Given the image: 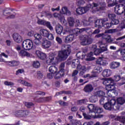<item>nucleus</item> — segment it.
Returning <instances> with one entry per match:
<instances>
[{
    "instance_id": "1",
    "label": "nucleus",
    "mask_w": 125,
    "mask_h": 125,
    "mask_svg": "<svg viewBox=\"0 0 125 125\" xmlns=\"http://www.w3.org/2000/svg\"><path fill=\"white\" fill-rule=\"evenodd\" d=\"M105 3L101 4H97L93 3L92 4H89L87 5V6L83 7H80L76 9V12L77 14L82 15V14H84L86 13L89 9L92 13H96L100 10H104L105 9Z\"/></svg>"
},
{
    "instance_id": "6",
    "label": "nucleus",
    "mask_w": 125,
    "mask_h": 125,
    "mask_svg": "<svg viewBox=\"0 0 125 125\" xmlns=\"http://www.w3.org/2000/svg\"><path fill=\"white\" fill-rule=\"evenodd\" d=\"M80 40L82 45H88V44L92 43V42H93V39L89 38L87 35L83 36L81 37Z\"/></svg>"
},
{
    "instance_id": "10",
    "label": "nucleus",
    "mask_w": 125,
    "mask_h": 125,
    "mask_svg": "<svg viewBox=\"0 0 125 125\" xmlns=\"http://www.w3.org/2000/svg\"><path fill=\"white\" fill-rule=\"evenodd\" d=\"M102 112H103V109L102 108L96 106L94 110L95 118H102V115H100Z\"/></svg>"
},
{
    "instance_id": "17",
    "label": "nucleus",
    "mask_w": 125,
    "mask_h": 125,
    "mask_svg": "<svg viewBox=\"0 0 125 125\" xmlns=\"http://www.w3.org/2000/svg\"><path fill=\"white\" fill-rule=\"evenodd\" d=\"M88 30V29L87 28H84L82 29L76 28L72 30V32L73 34H76V35H78L79 34H82L83 32H84L85 31H86Z\"/></svg>"
},
{
    "instance_id": "11",
    "label": "nucleus",
    "mask_w": 125,
    "mask_h": 125,
    "mask_svg": "<svg viewBox=\"0 0 125 125\" xmlns=\"http://www.w3.org/2000/svg\"><path fill=\"white\" fill-rule=\"evenodd\" d=\"M107 21H108V19L107 18L97 20L95 22V27L101 28L104 25V23L107 22Z\"/></svg>"
},
{
    "instance_id": "52",
    "label": "nucleus",
    "mask_w": 125,
    "mask_h": 125,
    "mask_svg": "<svg viewBox=\"0 0 125 125\" xmlns=\"http://www.w3.org/2000/svg\"><path fill=\"white\" fill-rule=\"evenodd\" d=\"M121 119V124L120 125H125V116H122L121 117H118Z\"/></svg>"
},
{
    "instance_id": "3",
    "label": "nucleus",
    "mask_w": 125,
    "mask_h": 125,
    "mask_svg": "<svg viewBox=\"0 0 125 125\" xmlns=\"http://www.w3.org/2000/svg\"><path fill=\"white\" fill-rule=\"evenodd\" d=\"M104 107L105 110H108L109 111L119 110L120 109L119 105H116V100L115 99H111L108 101L107 103H106L104 105Z\"/></svg>"
},
{
    "instance_id": "31",
    "label": "nucleus",
    "mask_w": 125,
    "mask_h": 125,
    "mask_svg": "<svg viewBox=\"0 0 125 125\" xmlns=\"http://www.w3.org/2000/svg\"><path fill=\"white\" fill-rule=\"evenodd\" d=\"M95 95L97 97H100V98H102L105 97V92H103V91H98L95 93Z\"/></svg>"
},
{
    "instance_id": "41",
    "label": "nucleus",
    "mask_w": 125,
    "mask_h": 125,
    "mask_svg": "<svg viewBox=\"0 0 125 125\" xmlns=\"http://www.w3.org/2000/svg\"><path fill=\"white\" fill-rule=\"evenodd\" d=\"M96 105H94L93 104H90L88 105V108L90 111V112H91L92 113L93 112H94V110L95 109V106Z\"/></svg>"
},
{
    "instance_id": "18",
    "label": "nucleus",
    "mask_w": 125,
    "mask_h": 125,
    "mask_svg": "<svg viewBox=\"0 0 125 125\" xmlns=\"http://www.w3.org/2000/svg\"><path fill=\"white\" fill-rule=\"evenodd\" d=\"M77 70L80 71L81 75H83V73H85V72L86 71V68H85V66H82V65L80 64V63L77 64Z\"/></svg>"
},
{
    "instance_id": "45",
    "label": "nucleus",
    "mask_w": 125,
    "mask_h": 125,
    "mask_svg": "<svg viewBox=\"0 0 125 125\" xmlns=\"http://www.w3.org/2000/svg\"><path fill=\"white\" fill-rule=\"evenodd\" d=\"M42 40H39L37 39H34L33 41V42L36 44V45H41L42 44Z\"/></svg>"
},
{
    "instance_id": "4",
    "label": "nucleus",
    "mask_w": 125,
    "mask_h": 125,
    "mask_svg": "<svg viewBox=\"0 0 125 125\" xmlns=\"http://www.w3.org/2000/svg\"><path fill=\"white\" fill-rule=\"evenodd\" d=\"M97 47L96 45H93L92 47V49L94 51V54L95 55H99L102 52H104V51H107L108 50L107 46L105 45V44L102 43L100 44V48L101 49H96Z\"/></svg>"
},
{
    "instance_id": "21",
    "label": "nucleus",
    "mask_w": 125,
    "mask_h": 125,
    "mask_svg": "<svg viewBox=\"0 0 125 125\" xmlns=\"http://www.w3.org/2000/svg\"><path fill=\"white\" fill-rule=\"evenodd\" d=\"M102 81H103V83L104 84V85H107L109 84V83H113V82H114V80H113V79L112 78H104L102 79Z\"/></svg>"
},
{
    "instance_id": "55",
    "label": "nucleus",
    "mask_w": 125,
    "mask_h": 125,
    "mask_svg": "<svg viewBox=\"0 0 125 125\" xmlns=\"http://www.w3.org/2000/svg\"><path fill=\"white\" fill-rule=\"evenodd\" d=\"M37 77L38 79H42L43 77V75L40 71L37 72Z\"/></svg>"
},
{
    "instance_id": "28",
    "label": "nucleus",
    "mask_w": 125,
    "mask_h": 125,
    "mask_svg": "<svg viewBox=\"0 0 125 125\" xmlns=\"http://www.w3.org/2000/svg\"><path fill=\"white\" fill-rule=\"evenodd\" d=\"M63 31V26L61 25H58L56 27V32L58 35H61Z\"/></svg>"
},
{
    "instance_id": "47",
    "label": "nucleus",
    "mask_w": 125,
    "mask_h": 125,
    "mask_svg": "<svg viewBox=\"0 0 125 125\" xmlns=\"http://www.w3.org/2000/svg\"><path fill=\"white\" fill-rule=\"evenodd\" d=\"M24 104L27 108H31V107L34 106V104H33V103L25 102Z\"/></svg>"
},
{
    "instance_id": "2",
    "label": "nucleus",
    "mask_w": 125,
    "mask_h": 125,
    "mask_svg": "<svg viewBox=\"0 0 125 125\" xmlns=\"http://www.w3.org/2000/svg\"><path fill=\"white\" fill-rule=\"evenodd\" d=\"M63 46L66 50L59 51L58 57L59 60H65V59H67V57L71 53V45H65Z\"/></svg>"
},
{
    "instance_id": "8",
    "label": "nucleus",
    "mask_w": 125,
    "mask_h": 125,
    "mask_svg": "<svg viewBox=\"0 0 125 125\" xmlns=\"http://www.w3.org/2000/svg\"><path fill=\"white\" fill-rule=\"evenodd\" d=\"M105 88L108 91V93H109V96H111V93H114L116 91H115V83H114V81L112 82V83H109V84H108L107 85H105Z\"/></svg>"
},
{
    "instance_id": "43",
    "label": "nucleus",
    "mask_w": 125,
    "mask_h": 125,
    "mask_svg": "<svg viewBox=\"0 0 125 125\" xmlns=\"http://www.w3.org/2000/svg\"><path fill=\"white\" fill-rule=\"evenodd\" d=\"M46 38H47L48 40L49 41H53L54 40V36H53V34L49 32Z\"/></svg>"
},
{
    "instance_id": "12",
    "label": "nucleus",
    "mask_w": 125,
    "mask_h": 125,
    "mask_svg": "<svg viewBox=\"0 0 125 125\" xmlns=\"http://www.w3.org/2000/svg\"><path fill=\"white\" fill-rule=\"evenodd\" d=\"M13 38L16 42L18 43H20V42H22L23 41V38L20 34L18 33H14L13 34Z\"/></svg>"
},
{
    "instance_id": "53",
    "label": "nucleus",
    "mask_w": 125,
    "mask_h": 125,
    "mask_svg": "<svg viewBox=\"0 0 125 125\" xmlns=\"http://www.w3.org/2000/svg\"><path fill=\"white\" fill-rule=\"evenodd\" d=\"M60 20L61 21L62 24H65L66 21L65 20V18L64 17V16L63 15L61 17V18H60Z\"/></svg>"
},
{
    "instance_id": "58",
    "label": "nucleus",
    "mask_w": 125,
    "mask_h": 125,
    "mask_svg": "<svg viewBox=\"0 0 125 125\" xmlns=\"http://www.w3.org/2000/svg\"><path fill=\"white\" fill-rule=\"evenodd\" d=\"M5 85H14V83L11 82L6 81L4 83Z\"/></svg>"
},
{
    "instance_id": "34",
    "label": "nucleus",
    "mask_w": 125,
    "mask_h": 125,
    "mask_svg": "<svg viewBox=\"0 0 125 125\" xmlns=\"http://www.w3.org/2000/svg\"><path fill=\"white\" fill-rule=\"evenodd\" d=\"M105 40V42H113V39H112V38H111V36L109 35H104V38Z\"/></svg>"
},
{
    "instance_id": "27",
    "label": "nucleus",
    "mask_w": 125,
    "mask_h": 125,
    "mask_svg": "<svg viewBox=\"0 0 125 125\" xmlns=\"http://www.w3.org/2000/svg\"><path fill=\"white\" fill-rule=\"evenodd\" d=\"M18 83H21V84H23V85H25V86H29V87L32 86V85L31 83H28L22 80H18Z\"/></svg>"
},
{
    "instance_id": "39",
    "label": "nucleus",
    "mask_w": 125,
    "mask_h": 125,
    "mask_svg": "<svg viewBox=\"0 0 125 125\" xmlns=\"http://www.w3.org/2000/svg\"><path fill=\"white\" fill-rule=\"evenodd\" d=\"M34 38H35V40H40V41H42V36L41 34L40 33H36L34 35Z\"/></svg>"
},
{
    "instance_id": "60",
    "label": "nucleus",
    "mask_w": 125,
    "mask_h": 125,
    "mask_svg": "<svg viewBox=\"0 0 125 125\" xmlns=\"http://www.w3.org/2000/svg\"><path fill=\"white\" fill-rule=\"evenodd\" d=\"M62 15H60L58 13H55L53 15L54 17H55V18H59V19H60V18H61V17L62 16Z\"/></svg>"
},
{
    "instance_id": "15",
    "label": "nucleus",
    "mask_w": 125,
    "mask_h": 125,
    "mask_svg": "<svg viewBox=\"0 0 125 125\" xmlns=\"http://www.w3.org/2000/svg\"><path fill=\"white\" fill-rule=\"evenodd\" d=\"M113 72L110 69H104L103 71L102 76L104 78H107L111 76Z\"/></svg>"
},
{
    "instance_id": "32",
    "label": "nucleus",
    "mask_w": 125,
    "mask_h": 125,
    "mask_svg": "<svg viewBox=\"0 0 125 125\" xmlns=\"http://www.w3.org/2000/svg\"><path fill=\"white\" fill-rule=\"evenodd\" d=\"M49 33V31L46 29H41L40 30V33L41 34V35L43 36V37H45L46 38L47 37Z\"/></svg>"
},
{
    "instance_id": "49",
    "label": "nucleus",
    "mask_w": 125,
    "mask_h": 125,
    "mask_svg": "<svg viewBox=\"0 0 125 125\" xmlns=\"http://www.w3.org/2000/svg\"><path fill=\"white\" fill-rule=\"evenodd\" d=\"M106 2L108 4V6L109 7H112L114 6V4H113V1L112 0H106Z\"/></svg>"
},
{
    "instance_id": "19",
    "label": "nucleus",
    "mask_w": 125,
    "mask_h": 125,
    "mask_svg": "<svg viewBox=\"0 0 125 125\" xmlns=\"http://www.w3.org/2000/svg\"><path fill=\"white\" fill-rule=\"evenodd\" d=\"M93 89H94V88L93 86H92V85L88 84L85 86L83 90L85 92L89 93V92H91Z\"/></svg>"
},
{
    "instance_id": "36",
    "label": "nucleus",
    "mask_w": 125,
    "mask_h": 125,
    "mask_svg": "<svg viewBox=\"0 0 125 125\" xmlns=\"http://www.w3.org/2000/svg\"><path fill=\"white\" fill-rule=\"evenodd\" d=\"M57 70L58 69L55 66H51L49 68V72L53 74H55V73L57 72Z\"/></svg>"
},
{
    "instance_id": "40",
    "label": "nucleus",
    "mask_w": 125,
    "mask_h": 125,
    "mask_svg": "<svg viewBox=\"0 0 125 125\" xmlns=\"http://www.w3.org/2000/svg\"><path fill=\"white\" fill-rule=\"evenodd\" d=\"M65 67V63L62 62L60 66V72L62 73V75H64V68Z\"/></svg>"
},
{
    "instance_id": "44",
    "label": "nucleus",
    "mask_w": 125,
    "mask_h": 125,
    "mask_svg": "<svg viewBox=\"0 0 125 125\" xmlns=\"http://www.w3.org/2000/svg\"><path fill=\"white\" fill-rule=\"evenodd\" d=\"M33 67L34 68H39L40 66H41V64H40V62L38 61H34L33 64Z\"/></svg>"
},
{
    "instance_id": "59",
    "label": "nucleus",
    "mask_w": 125,
    "mask_h": 125,
    "mask_svg": "<svg viewBox=\"0 0 125 125\" xmlns=\"http://www.w3.org/2000/svg\"><path fill=\"white\" fill-rule=\"evenodd\" d=\"M7 10H8V9H6L4 12H3V15L5 16H10V13L8 12H7Z\"/></svg>"
},
{
    "instance_id": "13",
    "label": "nucleus",
    "mask_w": 125,
    "mask_h": 125,
    "mask_svg": "<svg viewBox=\"0 0 125 125\" xmlns=\"http://www.w3.org/2000/svg\"><path fill=\"white\" fill-rule=\"evenodd\" d=\"M43 48H49L51 46V42L45 38H43L42 42Z\"/></svg>"
},
{
    "instance_id": "9",
    "label": "nucleus",
    "mask_w": 125,
    "mask_h": 125,
    "mask_svg": "<svg viewBox=\"0 0 125 125\" xmlns=\"http://www.w3.org/2000/svg\"><path fill=\"white\" fill-rule=\"evenodd\" d=\"M55 55L53 53H50L47 58L46 63L48 65H55Z\"/></svg>"
},
{
    "instance_id": "7",
    "label": "nucleus",
    "mask_w": 125,
    "mask_h": 125,
    "mask_svg": "<svg viewBox=\"0 0 125 125\" xmlns=\"http://www.w3.org/2000/svg\"><path fill=\"white\" fill-rule=\"evenodd\" d=\"M37 24L39 25H43V26H46V27L48 28L50 31H52V30H53V27L51 26L50 22H49V21H46L45 20L38 19L37 20Z\"/></svg>"
},
{
    "instance_id": "48",
    "label": "nucleus",
    "mask_w": 125,
    "mask_h": 125,
    "mask_svg": "<svg viewBox=\"0 0 125 125\" xmlns=\"http://www.w3.org/2000/svg\"><path fill=\"white\" fill-rule=\"evenodd\" d=\"M97 64L99 65H103V58H100L98 60L96 61Z\"/></svg>"
},
{
    "instance_id": "38",
    "label": "nucleus",
    "mask_w": 125,
    "mask_h": 125,
    "mask_svg": "<svg viewBox=\"0 0 125 125\" xmlns=\"http://www.w3.org/2000/svg\"><path fill=\"white\" fill-rule=\"evenodd\" d=\"M54 76L56 80H59V79H60L61 77L64 76V75H62V73L59 71V72H57L56 73H54Z\"/></svg>"
},
{
    "instance_id": "64",
    "label": "nucleus",
    "mask_w": 125,
    "mask_h": 125,
    "mask_svg": "<svg viewBox=\"0 0 125 125\" xmlns=\"http://www.w3.org/2000/svg\"><path fill=\"white\" fill-rule=\"evenodd\" d=\"M121 29H125V20L121 22Z\"/></svg>"
},
{
    "instance_id": "16",
    "label": "nucleus",
    "mask_w": 125,
    "mask_h": 125,
    "mask_svg": "<svg viewBox=\"0 0 125 125\" xmlns=\"http://www.w3.org/2000/svg\"><path fill=\"white\" fill-rule=\"evenodd\" d=\"M19 53V55L21 56V57H25V56L26 57H31L32 56V54L24 50L20 51Z\"/></svg>"
},
{
    "instance_id": "25",
    "label": "nucleus",
    "mask_w": 125,
    "mask_h": 125,
    "mask_svg": "<svg viewBox=\"0 0 125 125\" xmlns=\"http://www.w3.org/2000/svg\"><path fill=\"white\" fill-rule=\"evenodd\" d=\"M61 14H66V15H71V12L68 10L66 7H63L60 12Z\"/></svg>"
},
{
    "instance_id": "14",
    "label": "nucleus",
    "mask_w": 125,
    "mask_h": 125,
    "mask_svg": "<svg viewBox=\"0 0 125 125\" xmlns=\"http://www.w3.org/2000/svg\"><path fill=\"white\" fill-rule=\"evenodd\" d=\"M36 55L40 58V59H42V60H44L46 58V54L40 50H37L36 51Z\"/></svg>"
},
{
    "instance_id": "37",
    "label": "nucleus",
    "mask_w": 125,
    "mask_h": 125,
    "mask_svg": "<svg viewBox=\"0 0 125 125\" xmlns=\"http://www.w3.org/2000/svg\"><path fill=\"white\" fill-rule=\"evenodd\" d=\"M80 64V61L78 59L73 60L71 64L72 68H76V66Z\"/></svg>"
},
{
    "instance_id": "61",
    "label": "nucleus",
    "mask_w": 125,
    "mask_h": 125,
    "mask_svg": "<svg viewBox=\"0 0 125 125\" xmlns=\"http://www.w3.org/2000/svg\"><path fill=\"white\" fill-rule=\"evenodd\" d=\"M56 42H58L60 44L62 43V39H61L60 37H57L56 38Z\"/></svg>"
},
{
    "instance_id": "50",
    "label": "nucleus",
    "mask_w": 125,
    "mask_h": 125,
    "mask_svg": "<svg viewBox=\"0 0 125 125\" xmlns=\"http://www.w3.org/2000/svg\"><path fill=\"white\" fill-rule=\"evenodd\" d=\"M102 67H98L94 71H95V73H97L98 75L99 73H101V72H102Z\"/></svg>"
},
{
    "instance_id": "57",
    "label": "nucleus",
    "mask_w": 125,
    "mask_h": 125,
    "mask_svg": "<svg viewBox=\"0 0 125 125\" xmlns=\"http://www.w3.org/2000/svg\"><path fill=\"white\" fill-rule=\"evenodd\" d=\"M63 93H65V94H69V92H66L64 91L59 92L56 93V95L58 96V95H60V94H63Z\"/></svg>"
},
{
    "instance_id": "26",
    "label": "nucleus",
    "mask_w": 125,
    "mask_h": 125,
    "mask_svg": "<svg viewBox=\"0 0 125 125\" xmlns=\"http://www.w3.org/2000/svg\"><path fill=\"white\" fill-rule=\"evenodd\" d=\"M117 104L115 103L116 106H119L120 108V105H123V104H125V98L123 97H120L117 99Z\"/></svg>"
},
{
    "instance_id": "56",
    "label": "nucleus",
    "mask_w": 125,
    "mask_h": 125,
    "mask_svg": "<svg viewBox=\"0 0 125 125\" xmlns=\"http://www.w3.org/2000/svg\"><path fill=\"white\" fill-rule=\"evenodd\" d=\"M97 77H98V74L95 72V71L94 70L90 76L91 79L92 78H97Z\"/></svg>"
},
{
    "instance_id": "54",
    "label": "nucleus",
    "mask_w": 125,
    "mask_h": 125,
    "mask_svg": "<svg viewBox=\"0 0 125 125\" xmlns=\"http://www.w3.org/2000/svg\"><path fill=\"white\" fill-rule=\"evenodd\" d=\"M119 23H120V21H119L118 20L114 19V20L111 21L112 25H118Z\"/></svg>"
},
{
    "instance_id": "63",
    "label": "nucleus",
    "mask_w": 125,
    "mask_h": 125,
    "mask_svg": "<svg viewBox=\"0 0 125 125\" xmlns=\"http://www.w3.org/2000/svg\"><path fill=\"white\" fill-rule=\"evenodd\" d=\"M47 77L48 79H52L54 77V73H48Z\"/></svg>"
},
{
    "instance_id": "42",
    "label": "nucleus",
    "mask_w": 125,
    "mask_h": 125,
    "mask_svg": "<svg viewBox=\"0 0 125 125\" xmlns=\"http://www.w3.org/2000/svg\"><path fill=\"white\" fill-rule=\"evenodd\" d=\"M121 80V76L119 74H116L114 76L113 81V82H119Z\"/></svg>"
},
{
    "instance_id": "29",
    "label": "nucleus",
    "mask_w": 125,
    "mask_h": 125,
    "mask_svg": "<svg viewBox=\"0 0 125 125\" xmlns=\"http://www.w3.org/2000/svg\"><path fill=\"white\" fill-rule=\"evenodd\" d=\"M93 53L92 52H90V53H88L86 55V58L85 59L86 61H92L93 60H94L95 58L94 57H93Z\"/></svg>"
},
{
    "instance_id": "30",
    "label": "nucleus",
    "mask_w": 125,
    "mask_h": 125,
    "mask_svg": "<svg viewBox=\"0 0 125 125\" xmlns=\"http://www.w3.org/2000/svg\"><path fill=\"white\" fill-rule=\"evenodd\" d=\"M67 22L70 27L74 26L75 25V19L73 17H69L67 18Z\"/></svg>"
},
{
    "instance_id": "24",
    "label": "nucleus",
    "mask_w": 125,
    "mask_h": 125,
    "mask_svg": "<svg viewBox=\"0 0 125 125\" xmlns=\"http://www.w3.org/2000/svg\"><path fill=\"white\" fill-rule=\"evenodd\" d=\"M29 114V111L28 110H20L18 113V117H26Z\"/></svg>"
},
{
    "instance_id": "22",
    "label": "nucleus",
    "mask_w": 125,
    "mask_h": 125,
    "mask_svg": "<svg viewBox=\"0 0 125 125\" xmlns=\"http://www.w3.org/2000/svg\"><path fill=\"white\" fill-rule=\"evenodd\" d=\"M74 35L70 34L65 37L64 42L66 43H70V42H72L74 41Z\"/></svg>"
},
{
    "instance_id": "23",
    "label": "nucleus",
    "mask_w": 125,
    "mask_h": 125,
    "mask_svg": "<svg viewBox=\"0 0 125 125\" xmlns=\"http://www.w3.org/2000/svg\"><path fill=\"white\" fill-rule=\"evenodd\" d=\"M7 65L10 67H15V66H18L20 64V62L16 61H12L10 62H6Z\"/></svg>"
},
{
    "instance_id": "35",
    "label": "nucleus",
    "mask_w": 125,
    "mask_h": 125,
    "mask_svg": "<svg viewBox=\"0 0 125 125\" xmlns=\"http://www.w3.org/2000/svg\"><path fill=\"white\" fill-rule=\"evenodd\" d=\"M89 102H92V103H95L96 101H98V99L97 98V96L94 95L91 96L89 99Z\"/></svg>"
},
{
    "instance_id": "20",
    "label": "nucleus",
    "mask_w": 125,
    "mask_h": 125,
    "mask_svg": "<svg viewBox=\"0 0 125 125\" xmlns=\"http://www.w3.org/2000/svg\"><path fill=\"white\" fill-rule=\"evenodd\" d=\"M110 69H117L121 66V63L117 62H112L109 64Z\"/></svg>"
},
{
    "instance_id": "51",
    "label": "nucleus",
    "mask_w": 125,
    "mask_h": 125,
    "mask_svg": "<svg viewBox=\"0 0 125 125\" xmlns=\"http://www.w3.org/2000/svg\"><path fill=\"white\" fill-rule=\"evenodd\" d=\"M108 18L111 20H114L116 18V15L114 13H110L108 14Z\"/></svg>"
},
{
    "instance_id": "33",
    "label": "nucleus",
    "mask_w": 125,
    "mask_h": 125,
    "mask_svg": "<svg viewBox=\"0 0 125 125\" xmlns=\"http://www.w3.org/2000/svg\"><path fill=\"white\" fill-rule=\"evenodd\" d=\"M83 116L84 119H86V120H90L91 118H94V119H95L94 115L93 114L90 115V114H86L83 112Z\"/></svg>"
},
{
    "instance_id": "5",
    "label": "nucleus",
    "mask_w": 125,
    "mask_h": 125,
    "mask_svg": "<svg viewBox=\"0 0 125 125\" xmlns=\"http://www.w3.org/2000/svg\"><path fill=\"white\" fill-rule=\"evenodd\" d=\"M22 46L25 50H31L34 47V42L30 39L26 40L23 42Z\"/></svg>"
},
{
    "instance_id": "62",
    "label": "nucleus",
    "mask_w": 125,
    "mask_h": 125,
    "mask_svg": "<svg viewBox=\"0 0 125 125\" xmlns=\"http://www.w3.org/2000/svg\"><path fill=\"white\" fill-rule=\"evenodd\" d=\"M120 52L121 55H125V48L122 49H120L118 51H117V52Z\"/></svg>"
},
{
    "instance_id": "46",
    "label": "nucleus",
    "mask_w": 125,
    "mask_h": 125,
    "mask_svg": "<svg viewBox=\"0 0 125 125\" xmlns=\"http://www.w3.org/2000/svg\"><path fill=\"white\" fill-rule=\"evenodd\" d=\"M105 100H108L107 97L101 98V99L100 100V104L101 105H104V103L105 102Z\"/></svg>"
}]
</instances>
